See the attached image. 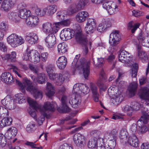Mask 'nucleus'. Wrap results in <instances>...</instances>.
I'll return each instance as SVG.
<instances>
[{
  "instance_id": "f257e3e1",
  "label": "nucleus",
  "mask_w": 149,
  "mask_h": 149,
  "mask_svg": "<svg viewBox=\"0 0 149 149\" xmlns=\"http://www.w3.org/2000/svg\"><path fill=\"white\" fill-rule=\"evenodd\" d=\"M15 97V102L16 103L21 104L25 102L27 100L29 104L33 109L36 111L38 110L41 112L42 115L37 120V122L39 125L42 124L45 120V117L47 119L50 118V116L47 112V111H54L55 108L57 107L55 102L50 103L48 102L45 103L44 105L42 107L31 98L29 97L26 98L21 93L16 94Z\"/></svg>"
},
{
  "instance_id": "f03ea898",
  "label": "nucleus",
  "mask_w": 149,
  "mask_h": 149,
  "mask_svg": "<svg viewBox=\"0 0 149 149\" xmlns=\"http://www.w3.org/2000/svg\"><path fill=\"white\" fill-rule=\"evenodd\" d=\"M16 84L22 90L26 89L27 91L33 93L36 99L42 98V93L41 91L38 90L36 87L32 85L31 81L27 78L25 77L23 79L22 83L17 79H15Z\"/></svg>"
},
{
  "instance_id": "7ed1b4c3",
  "label": "nucleus",
  "mask_w": 149,
  "mask_h": 149,
  "mask_svg": "<svg viewBox=\"0 0 149 149\" xmlns=\"http://www.w3.org/2000/svg\"><path fill=\"white\" fill-rule=\"evenodd\" d=\"M78 59L75 58L72 63L73 65L76 66L77 65V68L80 72H82L85 79H86L89 74L90 65V61L89 60H86L84 58L80 59V63L77 64Z\"/></svg>"
},
{
  "instance_id": "20e7f679",
  "label": "nucleus",
  "mask_w": 149,
  "mask_h": 149,
  "mask_svg": "<svg viewBox=\"0 0 149 149\" xmlns=\"http://www.w3.org/2000/svg\"><path fill=\"white\" fill-rule=\"evenodd\" d=\"M7 40L8 43L13 47L21 45L24 42V40L22 37L15 34H12L9 36Z\"/></svg>"
},
{
  "instance_id": "39448f33",
  "label": "nucleus",
  "mask_w": 149,
  "mask_h": 149,
  "mask_svg": "<svg viewBox=\"0 0 149 149\" xmlns=\"http://www.w3.org/2000/svg\"><path fill=\"white\" fill-rule=\"evenodd\" d=\"M116 91H117V89L113 87H110L108 89V93L114 95L111 99L112 102L115 105H117L123 101V97L121 94H118Z\"/></svg>"
},
{
  "instance_id": "423d86ee",
  "label": "nucleus",
  "mask_w": 149,
  "mask_h": 149,
  "mask_svg": "<svg viewBox=\"0 0 149 149\" xmlns=\"http://www.w3.org/2000/svg\"><path fill=\"white\" fill-rule=\"evenodd\" d=\"M121 39L119 31L114 30L110 34L109 42L112 43L113 45H117L119 44Z\"/></svg>"
},
{
  "instance_id": "0eeeda50",
  "label": "nucleus",
  "mask_w": 149,
  "mask_h": 149,
  "mask_svg": "<svg viewBox=\"0 0 149 149\" xmlns=\"http://www.w3.org/2000/svg\"><path fill=\"white\" fill-rule=\"evenodd\" d=\"M75 39L78 43L83 46H86L87 45L91 46V42L90 41H88L86 36L83 35L80 32L76 33Z\"/></svg>"
},
{
  "instance_id": "6e6552de",
  "label": "nucleus",
  "mask_w": 149,
  "mask_h": 149,
  "mask_svg": "<svg viewBox=\"0 0 149 149\" xmlns=\"http://www.w3.org/2000/svg\"><path fill=\"white\" fill-rule=\"evenodd\" d=\"M73 140L76 146L78 147H83L85 144L84 136L79 133H76L74 135Z\"/></svg>"
},
{
  "instance_id": "1a4fd4ad",
  "label": "nucleus",
  "mask_w": 149,
  "mask_h": 149,
  "mask_svg": "<svg viewBox=\"0 0 149 149\" xmlns=\"http://www.w3.org/2000/svg\"><path fill=\"white\" fill-rule=\"evenodd\" d=\"M119 60L120 61L125 63L131 61V54L124 50H120L118 52Z\"/></svg>"
},
{
  "instance_id": "9d476101",
  "label": "nucleus",
  "mask_w": 149,
  "mask_h": 149,
  "mask_svg": "<svg viewBox=\"0 0 149 149\" xmlns=\"http://www.w3.org/2000/svg\"><path fill=\"white\" fill-rule=\"evenodd\" d=\"M25 23L30 27H35L38 25L39 23L38 17L34 15H31L26 19Z\"/></svg>"
},
{
  "instance_id": "9b49d317",
  "label": "nucleus",
  "mask_w": 149,
  "mask_h": 149,
  "mask_svg": "<svg viewBox=\"0 0 149 149\" xmlns=\"http://www.w3.org/2000/svg\"><path fill=\"white\" fill-rule=\"evenodd\" d=\"M1 102L3 105L10 109H13L16 107V104L10 96H6L3 99L1 100Z\"/></svg>"
},
{
  "instance_id": "f8f14e48",
  "label": "nucleus",
  "mask_w": 149,
  "mask_h": 149,
  "mask_svg": "<svg viewBox=\"0 0 149 149\" xmlns=\"http://www.w3.org/2000/svg\"><path fill=\"white\" fill-rule=\"evenodd\" d=\"M106 79V77L104 71L102 70L100 73V78L98 80L97 84L99 88L100 92L104 91L107 88L105 85L104 84V82Z\"/></svg>"
},
{
  "instance_id": "ddd939ff",
  "label": "nucleus",
  "mask_w": 149,
  "mask_h": 149,
  "mask_svg": "<svg viewBox=\"0 0 149 149\" xmlns=\"http://www.w3.org/2000/svg\"><path fill=\"white\" fill-rule=\"evenodd\" d=\"M146 107L144 108L145 112H143V115L137 122V124H139V122L142 121L144 124H146L149 120V115L148 113H149V102H146Z\"/></svg>"
},
{
  "instance_id": "4468645a",
  "label": "nucleus",
  "mask_w": 149,
  "mask_h": 149,
  "mask_svg": "<svg viewBox=\"0 0 149 149\" xmlns=\"http://www.w3.org/2000/svg\"><path fill=\"white\" fill-rule=\"evenodd\" d=\"M69 77V74L67 72L58 74L54 80V83L57 85H61L63 83L65 79L68 78Z\"/></svg>"
},
{
  "instance_id": "2eb2a0df",
  "label": "nucleus",
  "mask_w": 149,
  "mask_h": 149,
  "mask_svg": "<svg viewBox=\"0 0 149 149\" xmlns=\"http://www.w3.org/2000/svg\"><path fill=\"white\" fill-rule=\"evenodd\" d=\"M112 26L111 21L109 19H104L101 23L99 24L97 30L99 32H102L106 30V29L111 27Z\"/></svg>"
},
{
  "instance_id": "dca6fc26",
  "label": "nucleus",
  "mask_w": 149,
  "mask_h": 149,
  "mask_svg": "<svg viewBox=\"0 0 149 149\" xmlns=\"http://www.w3.org/2000/svg\"><path fill=\"white\" fill-rule=\"evenodd\" d=\"M72 31L69 28L65 29L61 31L60 34V37L63 40H66L71 39L74 36V33L72 34Z\"/></svg>"
},
{
  "instance_id": "f3484780",
  "label": "nucleus",
  "mask_w": 149,
  "mask_h": 149,
  "mask_svg": "<svg viewBox=\"0 0 149 149\" xmlns=\"http://www.w3.org/2000/svg\"><path fill=\"white\" fill-rule=\"evenodd\" d=\"M137 56L140 58L142 62H146L148 60L147 54L143 50L140 45H138L137 46Z\"/></svg>"
},
{
  "instance_id": "a211bd4d",
  "label": "nucleus",
  "mask_w": 149,
  "mask_h": 149,
  "mask_svg": "<svg viewBox=\"0 0 149 149\" xmlns=\"http://www.w3.org/2000/svg\"><path fill=\"white\" fill-rule=\"evenodd\" d=\"M45 40L46 45L49 48L53 47L56 43V38L53 33L49 34Z\"/></svg>"
},
{
  "instance_id": "6ab92c4d",
  "label": "nucleus",
  "mask_w": 149,
  "mask_h": 149,
  "mask_svg": "<svg viewBox=\"0 0 149 149\" xmlns=\"http://www.w3.org/2000/svg\"><path fill=\"white\" fill-rule=\"evenodd\" d=\"M16 2V0H4L1 5V9L4 11H8Z\"/></svg>"
},
{
  "instance_id": "aec40b11",
  "label": "nucleus",
  "mask_w": 149,
  "mask_h": 149,
  "mask_svg": "<svg viewBox=\"0 0 149 149\" xmlns=\"http://www.w3.org/2000/svg\"><path fill=\"white\" fill-rule=\"evenodd\" d=\"M31 8L33 10L35 11L36 14L37 16L41 17L47 15L46 11L45 8L41 10L36 4H35L31 5Z\"/></svg>"
},
{
  "instance_id": "412c9836",
  "label": "nucleus",
  "mask_w": 149,
  "mask_h": 149,
  "mask_svg": "<svg viewBox=\"0 0 149 149\" xmlns=\"http://www.w3.org/2000/svg\"><path fill=\"white\" fill-rule=\"evenodd\" d=\"M89 14L86 11H82L78 13L76 16L77 22L81 23L84 22L89 16Z\"/></svg>"
},
{
  "instance_id": "4be33fe9",
  "label": "nucleus",
  "mask_w": 149,
  "mask_h": 149,
  "mask_svg": "<svg viewBox=\"0 0 149 149\" xmlns=\"http://www.w3.org/2000/svg\"><path fill=\"white\" fill-rule=\"evenodd\" d=\"M1 79L7 84H10L14 82V80L11 74L9 72L3 73L1 76Z\"/></svg>"
},
{
  "instance_id": "5701e85b",
  "label": "nucleus",
  "mask_w": 149,
  "mask_h": 149,
  "mask_svg": "<svg viewBox=\"0 0 149 149\" xmlns=\"http://www.w3.org/2000/svg\"><path fill=\"white\" fill-rule=\"evenodd\" d=\"M127 142L130 146L135 148L139 147V145L138 139L135 134H132L129 137Z\"/></svg>"
},
{
  "instance_id": "b1692460",
  "label": "nucleus",
  "mask_w": 149,
  "mask_h": 149,
  "mask_svg": "<svg viewBox=\"0 0 149 149\" xmlns=\"http://www.w3.org/2000/svg\"><path fill=\"white\" fill-rule=\"evenodd\" d=\"M90 89L92 92V95L94 100L95 102L99 101V94L97 86L94 84H90Z\"/></svg>"
},
{
  "instance_id": "393cba45",
  "label": "nucleus",
  "mask_w": 149,
  "mask_h": 149,
  "mask_svg": "<svg viewBox=\"0 0 149 149\" xmlns=\"http://www.w3.org/2000/svg\"><path fill=\"white\" fill-rule=\"evenodd\" d=\"M38 39L37 35L33 32L28 34L25 37L26 40L31 44H34Z\"/></svg>"
},
{
  "instance_id": "a878e982",
  "label": "nucleus",
  "mask_w": 149,
  "mask_h": 149,
  "mask_svg": "<svg viewBox=\"0 0 149 149\" xmlns=\"http://www.w3.org/2000/svg\"><path fill=\"white\" fill-rule=\"evenodd\" d=\"M67 59L64 56L60 57L56 61L58 68L61 70L63 69L67 64Z\"/></svg>"
},
{
  "instance_id": "bb28decb",
  "label": "nucleus",
  "mask_w": 149,
  "mask_h": 149,
  "mask_svg": "<svg viewBox=\"0 0 149 149\" xmlns=\"http://www.w3.org/2000/svg\"><path fill=\"white\" fill-rule=\"evenodd\" d=\"M137 38L140 43H141L143 46H148V44L145 42L144 40H149V36H147L146 34L144 32L141 31L138 34Z\"/></svg>"
},
{
  "instance_id": "cd10ccee",
  "label": "nucleus",
  "mask_w": 149,
  "mask_h": 149,
  "mask_svg": "<svg viewBox=\"0 0 149 149\" xmlns=\"http://www.w3.org/2000/svg\"><path fill=\"white\" fill-rule=\"evenodd\" d=\"M139 95L141 99L149 101V89L146 87L141 88Z\"/></svg>"
},
{
  "instance_id": "c85d7f7f",
  "label": "nucleus",
  "mask_w": 149,
  "mask_h": 149,
  "mask_svg": "<svg viewBox=\"0 0 149 149\" xmlns=\"http://www.w3.org/2000/svg\"><path fill=\"white\" fill-rule=\"evenodd\" d=\"M17 128L14 127H12L8 129L5 135L8 139H10L14 137L17 133Z\"/></svg>"
},
{
  "instance_id": "c756f323",
  "label": "nucleus",
  "mask_w": 149,
  "mask_h": 149,
  "mask_svg": "<svg viewBox=\"0 0 149 149\" xmlns=\"http://www.w3.org/2000/svg\"><path fill=\"white\" fill-rule=\"evenodd\" d=\"M42 30L44 32L46 33H54V28L52 27V24L50 23L46 22L42 24Z\"/></svg>"
},
{
  "instance_id": "7c9ffc66",
  "label": "nucleus",
  "mask_w": 149,
  "mask_h": 149,
  "mask_svg": "<svg viewBox=\"0 0 149 149\" xmlns=\"http://www.w3.org/2000/svg\"><path fill=\"white\" fill-rule=\"evenodd\" d=\"M81 10L77 4L74 3L72 4L69 6L66 13L68 15H71Z\"/></svg>"
},
{
  "instance_id": "2f4dec72",
  "label": "nucleus",
  "mask_w": 149,
  "mask_h": 149,
  "mask_svg": "<svg viewBox=\"0 0 149 149\" xmlns=\"http://www.w3.org/2000/svg\"><path fill=\"white\" fill-rule=\"evenodd\" d=\"M0 121V127L3 128L10 125L12 122V119L10 117H3Z\"/></svg>"
},
{
  "instance_id": "473e14b6",
  "label": "nucleus",
  "mask_w": 149,
  "mask_h": 149,
  "mask_svg": "<svg viewBox=\"0 0 149 149\" xmlns=\"http://www.w3.org/2000/svg\"><path fill=\"white\" fill-rule=\"evenodd\" d=\"M137 84L136 82H133L131 83L128 88V90L131 96H134L136 92Z\"/></svg>"
},
{
  "instance_id": "72a5a7b5",
  "label": "nucleus",
  "mask_w": 149,
  "mask_h": 149,
  "mask_svg": "<svg viewBox=\"0 0 149 149\" xmlns=\"http://www.w3.org/2000/svg\"><path fill=\"white\" fill-rule=\"evenodd\" d=\"M46 88L47 91L46 95L49 97L50 98L55 93L54 87L51 83L47 82Z\"/></svg>"
},
{
  "instance_id": "f704fd0d",
  "label": "nucleus",
  "mask_w": 149,
  "mask_h": 149,
  "mask_svg": "<svg viewBox=\"0 0 149 149\" xmlns=\"http://www.w3.org/2000/svg\"><path fill=\"white\" fill-rule=\"evenodd\" d=\"M67 47V45L64 42L59 44L57 47L58 53L62 54L65 53L68 51Z\"/></svg>"
},
{
  "instance_id": "c9c22d12",
  "label": "nucleus",
  "mask_w": 149,
  "mask_h": 149,
  "mask_svg": "<svg viewBox=\"0 0 149 149\" xmlns=\"http://www.w3.org/2000/svg\"><path fill=\"white\" fill-rule=\"evenodd\" d=\"M47 15H53L56 11L57 6L55 5H50L45 8Z\"/></svg>"
},
{
  "instance_id": "e433bc0d",
  "label": "nucleus",
  "mask_w": 149,
  "mask_h": 149,
  "mask_svg": "<svg viewBox=\"0 0 149 149\" xmlns=\"http://www.w3.org/2000/svg\"><path fill=\"white\" fill-rule=\"evenodd\" d=\"M98 139H97L95 138H91L88 143V148L91 149L95 148L97 146H98Z\"/></svg>"
},
{
  "instance_id": "4c0bfd02",
  "label": "nucleus",
  "mask_w": 149,
  "mask_h": 149,
  "mask_svg": "<svg viewBox=\"0 0 149 149\" xmlns=\"http://www.w3.org/2000/svg\"><path fill=\"white\" fill-rule=\"evenodd\" d=\"M30 13V11L25 8L20 9L19 11L18 17L22 19H25L28 16Z\"/></svg>"
},
{
  "instance_id": "58836bf2",
  "label": "nucleus",
  "mask_w": 149,
  "mask_h": 149,
  "mask_svg": "<svg viewBox=\"0 0 149 149\" xmlns=\"http://www.w3.org/2000/svg\"><path fill=\"white\" fill-rule=\"evenodd\" d=\"M140 25L139 23L133 24L132 21L130 22L127 24L128 29L131 30V32L134 33L138 28Z\"/></svg>"
},
{
  "instance_id": "ea45409f",
  "label": "nucleus",
  "mask_w": 149,
  "mask_h": 149,
  "mask_svg": "<svg viewBox=\"0 0 149 149\" xmlns=\"http://www.w3.org/2000/svg\"><path fill=\"white\" fill-rule=\"evenodd\" d=\"M66 96L63 95L61 98V102L63 105V109L64 110L65 113H68L70 112V109L67 106L66 104Z\"/></svg>"
},
{
  "instance_id": "a19ab883",
  "label": "nucleus",
  "mask_w": 149,
  "mask_h": 149,
  "mask_svg": "<svg viewBox=\"0 0 149 149\" xmlns=\"http://www.w3.org/2000/svg\"><path fill=\"white\" fill-rule=\"evenodd\" d=\"M128 135V133L127 130L125 129H122L120 132V138L121 140H123V141L126 142Z\"/></svg>"
},
{
  "instance_id": "79ce46f5",
  "label": "nucleus",
  "mask_w": 149,
  "mask_h": 149,
  "mask_svg": "<svg viewBox=\"0 0 149 149\" xmlns=\"http://www.w3.org/2000/svg\"><path fill=\"white\" fill-rule=\"evenodd\" d=\"M34 50H29L27 49L26 52L24 54L23 58L24 60L26 61L29 60L31 61V56L34 54Z\"/></svg>"
},
{
  "instance_id": "37998d69",
  "label": "nucleus",
  "mask_w": 149,
  "mask_h": 149,
  "mask_svg": "<svg viewBox=\"0 0 149 149\" xmlns=\"http://www.w3.org/2000/svg\"><path fill=\"white\" fill-rule=\"evenodd\" d=\"M122 111L127 113L128 116H131L133 113V111L132 107L128 105H126L122 108Z\"/></svg>"
},
{
  "instance_id": "c03bdc74",
  "label": "nucleus",
  "mask_w": 149,
  "mask_h": 149,
  "mask_svg": "<svg viewBox=\"0 0 149 149\" xmlns=\"http://www.w3.org/2000/svg\"><path fill=\"white\" fill-rule=\"evenodd\" d=\"M8 17L10 19L15 22H17L19 20L18 15L16 12H11L9 14Z\"/></svg>"
},
{
  "instance_id": "a18cd8bd",
  "label": "nucleus",
  "mask_w": 149,
  "mask_h": 149,
  "mask_svg": "<svg viewBox=\"0 0 149 149\" xmlns=\"http://www.w3.org/2000/svg\"><path fill=\"white\" fill-rule=\"evenodd\" d=\"M96 25L86 24L85 27V30L87 33L91 34L93 33L95 31Z\"/></svg>"
},
{
  "instance_id": "49530a36",
  "label": "nucleus",
  "mask_w": 149,
  "mask_h": 149,
  "mask_svg": "<svg viewBox=\"0 0 149 149\" xmlns=\"http://www.w3.org/2000/svg\"><path fill=\"white\" fill-rule=\"evenodd\" d=\"M70 24V21L69 19H66L63 21L56 23L55 24L54 27L58 28L60 25L64 26H68Z\"/></svg>"
},
{
  "instance_id": "de8ad7c7",
  "label": "nucleus",
  "mask_w": 149,
  "mask_h": 149,
  "mask_svg": "<svg viewBox=\"0 0 149 149\" xmlns=\"http://www.w3.org/2000/svg\"><path fill=\"white\" fill-rule=\"evenodd\" d=\"M46 78L45 74L43 73H40L38 76L37 79H36L37 82L40 84H43L46 81Z\"/></svg>"
},
{
  "instance_id": "09e8293b",
  "label": "nucleus",
  "mask_w": 149,
  "mask_h": 149,
  "mask_svg": "<svg viewBox=\"0 0 149 149\" xmlns=\"http://www.w3.org/2000/svg\"><path fill=\"white\" fill-rule=\"evenodd\" d=\"M104 145L106 149H114L116 146V141L114 140L109 141Z\"/></svg>"
},
{
  "instance_id": "8fccbe9b",
  "label": "nucleus",
  "mask_w": 149,
  "mask_h": 149,
  "mask_svg": "<svg viewBox=\"0 0 149 149\" xmlns=\"http://www.w3.org/2000/svg\"><path fill=\"white\" fill-rule=\"evenodd\" d=\"M36 129L35 123L31 122L27 125L26 130L28 132L31 133L33 132Z\"/></svg>"
},
{
  "instance_id": "3c124183",
  "label": "nucleus",
  "mask_w": 149,
  "mask_h": 149,
  "mask_svg": "<svg viewBox=\"0 0 149 149\" xmlns=\"http://www.w3.org/2000/svg\"><path fill=\"white\" fill-rule=\"evenodd\" d=\"M89 0H78V3H76L78 6L81 10L84 8L88 3Z\"/></svg>"
},
{
  "instance_id": "603ef678",
  "label": "nucleus",
  "mask_w": 149,
  "mask_h": 149,
  "mask_svg": "<svg viewBox=\"0 0 149 149\" xmlns=\"http://www.w3.org/2000/svg\"><path fill=\"white\" fill-rule=\"evenodd\" d=\"M81 84H76L73 86L72 92L76 95L79 94L80 93Z\"/></svg>"
},
{
  "instance_id": "864d4df0",
  "label": "nucleus",
  "mask_w": 149,
  "mask_h": 149,
  "mask_svg": "<svg viewBox=\"0 0 149 149\" xmlns=\"http://www.w3.org/2000/svg\"><path fill=\"white\" fill-rule=\"evenodd\" d=\"M103 140L104 139L102 138H98V143L97 149H106Z\"/></svg>"
},
{
  "instance_id": "5fc2aeb1",
  "label": "nucleus",
  "mask_w": 149,
  "mask_h": 149,
  "mask_svg": "<svg viewBox=\"0 0 149 149\" xmlns=\"http://www.w3.org/2000/svg\"><path fill=\"white\" fill-rule=\"evenodd\" d=\"M34 55H33V58L32 59H31V61L36 63L40 61V55L38 52L34 50Z\"/></svg>"
},
{
  "instance_id": "6e6d98bb",
  "label": "nucleus",
  "mask_w": 149,
  "mask_h": 149,
  "mask_svg": "<svg viewBox=\"0 0 149 149\" xmlns=\"http://www.w3.org/2000/svg\"><path fill=\"white\" fill-rule=\"evenodd\" d=\"M66 12L65 10L59 11L56 13V18L59 20L61 21L64 19L65 16Z\"/></svg>"
},
{
  "instance_id": "4d7b16f0",
  "label": "nucleus",
  "mask_w": 149,
  "mask_h": 149,
  "mask_svg": "<svg viewBox=\"0 0 149 149\" xmlns=\"http://www.w3.org/2000/svg\"><path fill=\"white\" fill-rule=\"evenodd\" d=\"M132 77H135L137 75L138 68V65L137 63H135L132 64Z\"/></svg>"
},
{
  "instance_id": "13d9d810",
  "label": "nucleus",
  "mask_w": 149,
  "mask_h": 149,
  "mask_svg": "<svg viewBox=\"0 0 149 149\" xmlns=\"http://www.w3.org/2000/svg\"><path fill=\"white\" fill-rule=\"evenodd\" d=\"M118 9V6H111L110 8L108 9L107 11L110 15H112L116 13Z\"/></svg>"
},
{
  "instance_id": "bf43d9fd",
  "label": "nucleus",
  "mask_w": 149,
  "mask_h": 149,
  "mask_svg": "<svg viewBox=\"0 0 149 149\" xmlns=\"http://www.w3.org/2000/svg\"><path fill=\"white\" fill-rule=\"evenodd\" d=\"M9 113L8 110L6 108L1 107V110L0 111V118L6 117L8 116Z\"/></svg>"
},
{
  "instance_id": "052dcab7",
  "label": "nucleus",
  "mask_w": 149,
  "mask_h": 149,
  "mask_svg": "<svg viewBox=\"0 0 149 149\" xmlns=\"http://www.w3.org/2000/svg\"><path fill=\"white\" fill-rule=\"evenodd\" d=\"M132 108L133 111L139 110L140 107H143V105L140 104L139 103L137 102H132L131 104Z\"/></svg>"
},
{
  "instance_id": "680f3d73",
  "label": "nucleus",
  "mask_w": 149,
  "mask_h": 149,
  "mask_svg": "<svg viewBox=\"0 0 149 149\" xmlns=\"http://www.w3.org/2000/svg\"><path fill=\"white\" fill-rule=\"evenodd\" d=\"M6 141L5 137L4 135L0 134V148H2L5 146Z\"/></svg>"
},
{
  "instance_id": "e2e57ef3",
  "label": "nucleus",
  "mask_w": 149,
  "mask_h": 149,
  "mask_svg": "<svg viewBox=\"0 0 149 149\" xmlns=\"http://www.w3.org/2000/svg\"><path fill=\"white\" fill-rule=\"evenodd\" d=\"M81 90L80 92H81L84 94H86L89 92V89L86 85L82 84H81Z\"/></svg>"
},
{
  "instance_id": "0e129e2a",
  "label": "nucleus",
  "mask_w": 149,
  "mask_h": 149,
  "mask_svg": "<svg viewBox=\"0 0 149 149\" xmlns=\"http://www.w3.org/2000/svg\"><path fill=\"white\" fill-rule=\"evenodd\" d=\"M69 103L72 107L74 108H76L78 106V104H79L80 102L78 101L77 99V95L75 96V97L73 100H72L71 101H69Z\"/></svg>"
},
{
  "instance_id": "69168bd1",
  "label": "nucleus",
  "mask_w": 149,
  "mask_h": 149,
  "mask_svg": "<svg viewBox=\"0 0 149 149\" xmlns=\"http://www.w3.org/2000/svg\"><path fill=\"white\" fill-rule=\"evenodd\" d=\"M105 137L107 139L109 140V141L114 140L116 141L117 139V136L111 134L110 133H108L105 135Z\"/></svg>"
},
{
  "instance_id": "338daca9",
  "label": "nucleus",
  "mask_w": 149,
  "mask_h": 149,
  "mask_svg": "<svg viewBox=\"0 0 149 149\" xmlns=\"http://www.w3.org/2000/svg\"><path fill=\"white\" fill-rule=\"evenodd\" d=\"M109 43L111 46L109 48L108 50L111 53H112L113 52H115L118 50V46H117V45H113L112 43L109 42Z\"/></svg>"
},
{
  "instance_id": "774afa93",
  "label": "nucleus",
  "mask_w": 149,
  "mask_h": 149,
  "mask_svg": "<svg viewBox=\"0 0 149 149\" xmlns=\"http://www.w3.org/2000/svg\"><path fill=\"white\" fill-rule=\"evenodd\" d=\"M109 43L111 46L109 48L108 50L111 53H112L113 52H115L118 50V46H117V45H113L112 43L109 42Z\"/></svg>"
}]
</instances>
